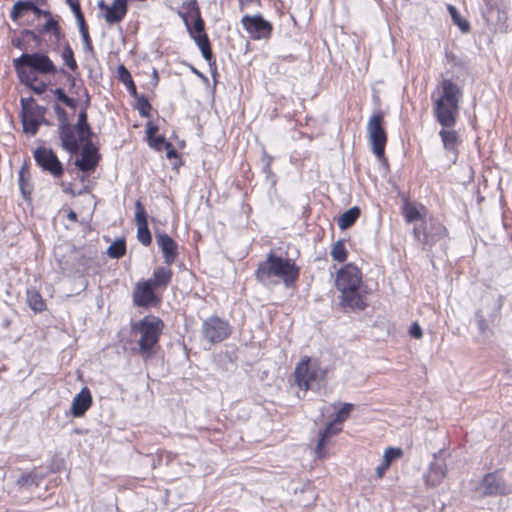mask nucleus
I'll return each mask as SVG.
<instances>
[{"mask_svg": "<svg viewBox=\"0 0 512 512\" xmlns=\"http://www.w3.org/2000/svg\"><path fill=\"white\" fill-rule=\"evenodd\" d=\"M336 287L341 292L340 305L352 311L367 307V286L362 282L360 270L353 264H347L339 270Z\"/></svg>", "mask_w": 512, "mask_h": 512, "instance_id": "1", "label": "nucleus"}, {"mask_svg": "<svg viewBox=\"0 0 512 512\" xmlns=\"http://www.w3.org/2000/svg\"><path fill=\"white\" fill-rule=\"evenodd\" d=\"M462 93L458 85L449 79H444L437 89L434 99V115L441 126L455 125L459 112V102Z\"/></svg>", "mask_w": 512, "mask_h": 512, "instance_id": "2", "label": "nucleus"}, {"mask_svg": "<svg viewBox=\"0 0 512 512\" xmlns=\"http://www.w3.org/2000/svg\"><path fill=\"white\" fill-rule=\"evenodd\" d=\"M298 273V268L290 259L277 257L270 253L267 259L258 266L256 278L264 285L282 281L289 286L297 279Z\"/></svg>", "mask_w": 512, "mask_h": 512, "instance_id": "3", "label": "nucleus"}, {"mask_svg": "<svg viewBox=\"0 0 512 512\" xmlns=\"http://www.w3.org/2000/svg\"><path fill=\"white\" fill-rule=\"evenodd\" d=\"M163 328V321L156 316H146L132 323L131 333L136 338L139 352L143 358L147 359L155 354V347Z\"/></svg>", "mask_w": 512, "mask_h": 512, "instance_id": "4", "label": "nucleus"}, {"mask_svg": "<svg viewBox=\"0 0 512 512\" xmlns=\"http://www.w3.org/2000/svg\"><path fill=\"white\" fill-rule=\"evenodd\" d=\"M13 65L22 83L31 81L34 73L48 74L55 72L52 60L44 53H23L13 60Z\"/></svg>", "mask_w": 512, "mask_h": 512, "instance_id": "5", "label": "nucleus"}, {"mask_svg": "<svg viewBox=\"0 0 512 512\" xmlns=\"http://www.w3.org/2000/svg\"><path fill=\"white\" fill-rule=\"evenodd\" d=\"M383 122V112L377 111L371 115L367 123V137L371 145V150L379 160L384 159L385 145L387 141Z\"/></svg>", "mask_w": 512, "mask_h": 512, "instance_id": "6", "label": "nucleus"}, {"mask_svg": "<svg viewBox=\"0 0 512 512\" xmlns=\"http://www.w3.org/2000/svg\"><path fill=\"white\" fill-rule=\"evenodd\" d=\"M475 492L480 497L504 496L510 494L512 489L498 474L488 473L477 483Z\"/></svg>", "mask_w": 512, "mask_h": 512, "instance_id": "7", "label": "nucleus"}, {"mask_svg": "<svg viewBox=\"0 0 512 512\" xmlns=\"http://www.w3.org/2000/svg\"><path fill=\"white\" fill-rule=\"evenodd\" d=\"M294 376L297 386L306 392L312 387L314 381L322 377V371L316 361L307 358L297 365Z\"/></svg>", "mask_w": 512, "mask_h": 512, "instance_id": "8", "label": "nucleus"}, {"mask_svg": "<svg viewBox=\"0 0 512 512\" xmlns=\"http://www.w3.org/2000/svg\"><path fill=\"white\" fill-rule=\"evenodd\" d=\"M201 333L210 344L219 343L228 337L230 327L228 322L213 316L203 322Z\"/></svg>", "mask_w": 512, "mask_h": 512, "instance_id": "9", "label": "nucleus"}, {"mask_svg": "<svg viewBox=\"0 0 512 512\" xmlns=\"http://www.w3.org/2000/svg\"><path fill=\"white\" fill-rule=\"evenodd\" d=\"M241 24L252 39H267L272 32V25L260 14L250 16L244 15Z\"/></svg>", "mask_w": 512, "mask_h": 512, "instance_id": "10", "label": "nucleus"}, {"mask_svg": "<svg viewBox=\"0 0 512 512\" xmlns=\"http://www.w3.org/2000/svg\"><path fill=\"white\" fill-rule=\"evenodd\" d=\"M34 157L37 164L45 171L50 172L55 177L62 175V164L52 150L46 148H38L35 151Z\"/></svg>", "mask_w": 512, "mask_h": 512, "instance_id": "11", "label": "nucleus"}, {"mask_svg": "<svg viewBox=\"0 0 512 512\" xmlns=\"http://www.w3.org/2000/svg\"><path fill=\"white\" fill-rule=\"evenodd\" d=\"M455 125L441 126L439 136L444 150L452 155V161L455 162L458 156V147L461 144V139L458 132L454 129Z\"/></svg>", "mask_w": 512, "mask_h": 512, "instance_id": "12", "label": "nucleus"}, {"mask_svg": "<svg viewBox=\"0 0 512 512\" xmlns=\"http://www.w3.org/2000/svg\"><path fill=\"white\" fill-rule=\"evenodd\" d=\"M59 136L61 139L62 147L70 152L76 154L79 151V139L77 131L68 123L67 120H61L59 125Z\"/></svg>", "mask_w": 512, "mask_h": 512, "instance_id": "13", "label": "nucleus"}, {"mask_svg": "<svg viewBox=\"0 0 512 512\" xmlns=\"http://www.w3.org/2000/svg\"><path fill=\"white\" fill-rule=\"evenodd\" d=\"M190 34L194 39L195 43L201 50L203 58L211 64L212 61V51L210 48V43L208 37L204 31V23L201 18H198L193 25V28L190 29Z\"/></svg>", "mask_w": 512, "mask_h": 512, "instance_id": "14", "label": "nucleus"}, {"mask_svg": "<svg viewBox=\"0 0 512 512\" xmlns=\"http://www.w3.org/2000/svg\"><path fill=\"white\" fill-rule=\"evenodd\" d=\"M154 285L152 281H143L137 283L134 293L133 300L137 306L147 307L157 301V297L154 293Z\"/></svg>", "mask_w": 512, "mask_h": 512, "instance_id": "15", "label": "nucleus"}, {"mask_svg": "<svg viewBox=\"0 0 512 512\" xmlns=\"http://www.w3.org/2000/svg\"><path fill=\"white\" fill-rule=\"evenodd\" d=\"M135 213V222L137 225V238L140 243L144 246H148L151 243V234L148 229L147 215L144 207L140 201H137Z\"/></svg>", "mask_w": 512, "mask_h": 512, "instance_id": "16", "label": "nucleus"}, {"mask_svg": "<svg viewBox=\"0 0 512 512\" xmlns=\"http://www.w3.org/2000/svg\"><path fill=\"white\" fill-rule=\"evenodd\" d=\"M156 242L162 251L165 263L167 265L174 263L178 256L177 243L168 234L165 233H157Z\"/></svg>", "mask_w": 512, "mask_h": 512, "instance_id": "17", "label": "nucleus"}, {"mask_svg": "<svg viewBox=\"0 0 512 512\" xmlns=\"http://www.w3.org/2000/svg\"><path fill=\"white\" fill-rule=\"evenodd\" d=\"M98 163V154L96 147L89 141L83 146L81 157L76 159L75 165L81 171H90L95 168Z\"/></svg>", "mask_w": 512, "mask_h": 512, "instance_id": "18", "label": "nucleus"}, {"mask_svg": "<svg viewBox=\"0 0 512 512\" xmlns=\"http://www.w3.org/2000/svg\"><path fill=\"white\" fill-rule=\"evenodd\" d=\"M447 465L444 458L435 456L426 475V481L431 486H437L446 476Z\"/></svg>", "mask_w": 512, "mask_h": 512, "instance_id": "19", "label": "nucleus"}, {"mask_svg": "<svg viewBox=\"0 0 512 512\" xmlns=\"http://www.w3.org/2000/svg\"><path fill=\"white\" fill-rule=\"evenodd\" d=\"M92 396L88 388L84 387L74 398L71 405V414L81 417L90 408Z\"/></svg>", "mask_w": 512, "mask_h": 512, "instance_id": "20", "label": "nucleus"}, {"mask_svg": "<svg viewBox=\"0 0 512 512\" xmlns=\"http://www.w3.org/2000/svg\"><path fill=\"white\" fill-rule=\"evenodd\" d=\"M127 12V0H114L110 6H106L105 20L107 23L120 22Z\"/></svg>", "mask_w": 512, "mask_h": 512, "instance_id": "21", "label": "nucleus"}, {"mask_svg": "<svg viewBox=\"0 0 512 512\" xmlns=\"http://www.w3.org/2000/svg\"><path fill=\"white\" fill-rule=\"evenodd\" d=\"M342 429L341 424L336 422L335 420L330 422L326 428L319 433V439L317 441L316 445V454L318 456H321L322 448L328 441V439L334 435H336L338 432H340Z\"/></svg>", "mask_w": 512, "mask_h": 512, "instance_id": "22", "label": "nucleus"}, {"mask_svg": "<svg viewBox=\"0 0 512 512\" xmlns=\"http://www.w3.org/2000/svg\"><path fill=\"white\" fill-rule=\"evenodd\" d=\"M172 278V271L168 267H157L153 272V277L148 281H152L154 287H166Z\"/></svg>", "mask_w": 512, "mask_h": 512, "instance_id": "23", "label": "nucleus"}, {"mask_svg": "<svg viewBox=\"0 0 512 512\" xmlns=\"http://www.w3.org/2000/svg\"><path fill=\"white\" fill-rule=\"evenodd\" d=\"M360 216V209L356 206L348 209L338 218V226L341 230L351 227Z\"/></svg>", "mask_w": 512, "mask_h": 512, "instance_id": "24", "label": "nucleus"}, {"mask_svg": "<svg viewBox=\"0 0 512 512\" xmlns=\"http://www.w3.org/2000/svg\"><path fill=\"white\" fill-rule=\"evenodd\" d=\"M476 322L479 330V335L483 341L488 339L493 333V320L486 319L480 312L476 313Z\"/></svg>", "mask_w": 512, "mask_h": 512, "instance_id": "25", "label": "nucleus"}, {"mask_svg": "<svg viewBox=\"0 0 512 512\" xmlns=\"http://www.w3.org/2000/svg\"><path fill=\"white\" fill-rule=\"evenodd\" d=\"M18 184L23 198L29 200L32 186L30 184V173L24 166L19 171Z\"/></svg>", "mask_w": 512, "mask_h": 512, "instance_id": "26", "label": "nucleus"}, {"mask_svg": "<svg viewBox=\"0 0 512 512\" xmlns=\"http://www.w3.org/2000/svg\"><path fill=\"white\" fill-rule=\"evenodd\" d=\"M78 135H79V139L82 141V142H85V141H89V138H90V135H91V130H90V127L87 123V114L86 112L82 111L79 113L78 115V121L75 125V127H73Z\"/></svg>", "mask_w": 512, "mask_h": 512, "instance_id": "27", "label": "nucleus"}, {"mask_svg": "<svg viewBox=\"0 0 512 512\" xmlns=\"http://www.w3.org/2000/svg\"><path fill=\"white\" fill-rule=\"evenodd\" d=\"M27 303L34 312H41L45 309V302L42 296L34 288L27 290Z\"/></svg>", "mask_w": 512, "mask_h": 512, "instance_id": "28", "label": "nucleus"}, {"mask_svg": "<svg viewBox=\"0 0 512 512\" xmlns=\"http://www.w3.org/2000/svg\"><path fill=\"white\" fill-rule=\"evenodd\" d=\"M34 7V3L32 1H17L11 10L10 17L16 22L23 13L27 11H32Z\"/></svg>", "mask_w": 512, "mask_h": 512, "instance_id": "29", "label": "nucleus"}, {"mask_svg": "<svg viewBox=\"0 0 512 512\" xmlns=\"http://www.w3.org/2000/svg\"><path fill=\"white\" fill-rule=\"evenodd\" d=\"M447 9H448V12H449L452 20H453V23L456 24L462 32H468L470 29V25H469L468 21L464 20L461 17L459 12L453 5H450V4L447 5Z\"/></svg>", "mask_w": 512, "mask_h": 512, "instance_id": "30", "label": "nucleus"}, {"mask_svg": "<svg viewBox=\"0 0 512 512\" xmlns=\"http://www.w3.org/2000/svg\"><path fill=\"white\" fill-rule=\"evenodd\" d=\"M29 41L38 42L39 41V37L33 31L24 30L22 32V37L21 38H17L15 40H13V45L15 47H17L18 49L27 50L26 43L29 42Z\"/></svg>", "mask_w": 512, "mask_h": 512, "instance_id": "31", "label": "nucleus"}, {"mask_svg": "<svg viewBox=\"0 0 512 512\" xmlns=\"http://www.w3.org/2000/svg\"><path fill=\"white\" fill-rule=\"evenodd\" d=\"M126 252V245L123 239H118L110 244L107 253L111 258L118 259Z\"/></svg>", "mask_w": 512, "mask_h": 512, "instance_id": "32", "label": "nucleus"}, {"mask_svg": "<svg viewBox=\"0 0 512 512\" xmlns=\"http://www.w3.org/2000/svg\"><path fill=\"white\" fill-rule=\"evenodd\" d=\"M23 129L26 133H30L32 135H35L38 131L40 121L37 118H33L27 114L23 116Z\"/></svg>", "mask_w": 512, "mask_h": 512, "instance_id": "33", "label": "nucleus"}, {"mask_svg": "<svg viewBox=\"0 0 512 512\" xmlns=\"http://www.w3.org/2000/svg\"><path fill=\"white\" fill-rule=\"evenodd\" d=\"M331 256L334 260H336L338 262H343L346 260L347 251H346L343 241H341V240L337 241L333 245L332 250H331Z\"/></svg>", "mask_w": 512, "mask_h": 512, "instance_id": "34", "label": "nucleus"}, {"mask_svg": "<svg viewBox=\"0 0 512 512\" xmlns=\"http://www.w3.org/2000/svg\"><path fill=\"white\" fill-rule=\"evenodd\" d=\"M43 32H52L57 40L60 39V27L58 21L50 15L47 17V22L43 26Z\"/></svg>", "mask_w": 512, "mask_h": 512, "instance_id": "35", "label": "nucleus"}, {"mask_svg": "<svg viewBox=\"0 0 512 512\" xmlns=\"http://www.w3.org/2000/svg\"><path fill=\"white\" fill-rule=\"evenodd\" d=\"M78 26H79L80 34L82 36L84 49L92 52L93 51V46H92L91 39H90V36H89V33H88V29H87L86 24H85V20H82L81 22H78Z\"/></svg>", "mask_w": 512, "mask_h": 512, "instance_id": "36", "label": "nucleus"}, {"mask_svg": "<svg viewBox=\"0 0 512 512\" xmlns=\"http://www.w3.org/2000/svg\"><path fill=\"white\" fill-rule=\"evenodd\" d=\"M24 84L38 95H41L46 91V84L44 82L37 81L34 75H31L30 82Z\"/></svg>", "mask_w": 512, "mask_h": 512, "instance_id": "37", "label": "nucleus"}, {"mask_svg": "<svg viewBox=\"0 0 512 512\" xmlns=\"http://www.w3.org/2000/svg\"><path fill=\"white\" fill-rule=\"evenodd\" d=\"M149 145L158 151H161L164 148H171V143L166 142L163 136L152 137L149 139Z\"/></svg>", "mask_w": 512, "mask_h": 512, "instance_id": "38", "label": "nucleus"}, {"mask_svg": "<svg viewBox=\"0 0 512 512\" xmlns=\"http://www.w3.org/2000/svg\"><path fill=\"white\" fill-rule=\"evenodd\" d=\"M62 58L65 62V64L71 69L75 70L77 68L76 61L74 59L73 51L72 49L67 46L64 51L62 52Z\"/></svg>", "mask_w": 512, "mask_h": 512, "instance_id": "39", "label": "nucleus"}, {"mask_svg": "<svg viewBox=\"0 0 512 512\" xmlns=\"http://www.w3.org/2000/svg\"><path fill=\"white\" fill-rule=\"evenodd\" d=\"M352 409H353V404L345 403L338 411L334 420L336 422H338L339 424H342V422L348 418Z\"/></svg>", "mask_w": 512, "mask_h": 512, "instance_id": "40", "label": "nucleus"}, {"mask_svg": "<svg viewBox=\"0 0 512 512\" xmlns=\"http://www.w3.org/2000/svg\"><path fill=\"white\" fill-rule=\"evenodd\" d=\"M402 454L401 449L389 447L385 450L383 455V461H387V464H391L393 460L400 457Z\"/></svg>", "mask_w": 512, "mask_h": 512, "instance_id": "41", "label": "nucleus"}, {"mask_svg": "<svg viewBox=\"0 0 512 512\" xmlns=\"http://www.w3.org/2000/svg\"><path fill=\"white\" fill-rule=\"evenodd\" d=\"M405 218L407 222H413L420 217L418 209L413 205H406L404 208Z\"/></svg>", "mask_w": 512, "mask_h": 512, "instance_id": "42", "label": "nucleus"}, {"mask_svg": "<svg viewBox=\"0 0 512 512\" xmlns=\"http://www.w3.org/2000/svg\"><path fill=\"white\" fill-rule=\"evenodd\" d=\"M66 3L70 6L71 10L73 11L77 22H81L84 19V15L81 12L79 0H66Z\"/></svg>", "mask_w": 512, "mask_h": 512, "instance_id": "43", "label": "nucleus"}, {"mask_svg": "<svg viewBox=\"0 0 512 512\" xmlns=\"http://www.w3.org/2000/svg\"><path fill=\"white\" fill-rule=\"evenodd\" d=\"M54 94L56 95L57 99L59 101H61L62 103H64L66 106H68V107H74L75 106V100L70 98V97H68L65 94L63 89H61V88L55 89Z\"/></svg>", "mask_w": 512, "mask_h": 512, "instance_id": "44", "label": "nucleus"}, {"mask_svg": "<svg viewBox=\"0 0 512 512\" xmlns=\"http://www.w3.org/2000/svg\"><path fill=\"white\" fill-rule=\"evenodd\" d=\"M137 109L142 116L148 115L149 110L151 109V105L147 98H145L144 96L138 98Z\"/></svg>", "mask_w": 512, "mask_h": 512, "instance_id": "45", "label": "nucleus"}, {"mask_svg": "<svg viewBox=\"0 0 512 512\" xmlns=\"http://www.w3.org/2000/svg\"><path fill=\"white\" fill-rule=\"evenodd\" d=\"M118 76L125 85L133 82L130 72L123 65L118 67Z\"/></svg>", "mask_w": 512, "mask_h": 512, "instance_id": "46", "label": "nucleus"}, {"mask_svg": "<svg viewBox=\"0 0 512 512\" xmlns=\"http://www.w3.org/2000/svg\"><path fill=\"white\" fill-rule=\"evenodd\" d=\"M409 333L413 338H416V339H420L423 335L422 328L416 322L411 325Z\"/></svg>", "mask_w": 512, "mask_h": 512, "instance_id": "47", "label": "nucleus"}, {"mask_svg": "<svg viewBox=\"0 0 512 512\" xmlns=\"http://www.w3.org/2000/svg\"><path fill=\"white\" fill-rule=\"evenodd\" d=\"M389 466L390 465L387 464V461L386 462L382 461V463L379 466H377V468H376L377 477L382 478L385 471L388 469Z\"/></svg>", "mask_w": 512, "mask_h": 512, "instance_id": "48", "label": "nucleus"}, {"mask_svg": "<svg viewBox=\"0 0 512 512\" xmlns=\"http://www.w3.org/2000/svg\"><path fill=\"white\" fill-rule=\"evenodd\" d=\"M32 12L36 15V16H43L45 18L47 17H50L51 13L47 10H42L40 8H38L35 4H34V7H33V10Z\"/></svg>", "mask_w": 512, "mask_h": 512, "instance_id": "49", "label": "nucleus"}, {"mask_svg": "<svg viewBox=\"0 0 512 512\" xmlns=\"http://www.w3.org/2000/svg\"><path fill=\"white\" fill-rule=\"evenodd\" d=\"M157 130H158V128L156 126H154L153 124L149 123L147 125L146 132L148 135V140L155 136V134L157 133Z\"/></svg>", "mask_w": 512, "mask_h": 512, "instance_id": "50", "label": "nucleus"}, {"mask_svg": "<svg viewBox=\"0 0 512 512\" xmlns=\"http://www.w3.org/2000/svg\"><path fill=\"white\" fill-rule=\"evenodd\" d=\"M54 109H55V112L58 115V118H59L60 122H61V120H64V119L67 120L66 112H65V110L62 107H60L59 105H55Z\"/></svg>", "mask_w": 512, "mask_h": 512, "instance_id": "51", "label": "nucleus"}, {"mask_svg": "<svg viewBox=\"0 0 512 512\" xmlns=\"http://www.w3.org/2000/svg\"><path fill=\"white\" fill-rule=\"evenodd\" d=\"M166 152L167 158L171 159L173 157H176L177 153L176 150L171 146V148H164Z\"/></svg>", "mask_w": 512, "mask_h": 512, "instance_id": "52", "label": "nucleus"}, {"mask_svg": "<svg viewBox=\"0 0 512 512\" xmlns=\"http://www.w3.org/2000/svg\"><path fill=\"white\" fill-rule=\"evenodd\" d=\"M127 88H128V91L132 94V95H136V86L134 84V82H131L129 83L128 85H126Z\"/></svg>", "mask_w": 512, "mask_h": 512, "instance_id": "53", "label": "nucleus"}, {"mask_svg": "<svg viewBox=\"0 0 512 512\" xmlns=\"http://www.w3.org/2000/svg\"><path fill=\"white\" fill-rule=\"evenodd\" d=\"M67 217L71 221H76L77 220V214L74 211H72V210L69 211Z\"/></svg>", "mask_w": 512, "mask_h": 512, "instance_id": "54", "label": "nucleus"}, {"mask_svg": "<svg viewBox=\"0 0 512 512\" xmlns=\"http://www.w3.org/2000/svg\"><path fill=\"white\" fill-rule=\"evenodd\" d=\"M153 80H154V86L157 85L159 81L158 73L156 70H153Z\"/></svg>", "mask_w": 512, "mask_h": 512, "instance_id": "55", "label": "nucleus"}]
</instances>
